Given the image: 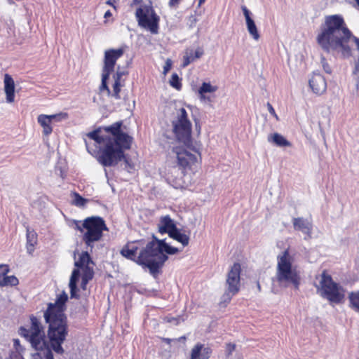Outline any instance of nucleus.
I'll list each match as a JSON object with an SVG mask.
<instances>
[{
	"instance_id": "29",
	"label": "nucleus",
	"mask_w": 359,
	"mask_h": 359,
	"mask_svg": "<svg viewBox=\"0 0 359 359\" xmlns=\"http://www.w3.org/2000/svg\"><path fill=\"white\" fill-rule=\"evenodd\" d=\"M170 84L172 87L175 88L177 90L181 89L182 83L180 82V77L176 73L172 74L171 79L170 80Z\"/></svg>"
},
{
	"instance_id": "37",
	"label": "nucleus",
	"mask_w": 359,
	"mask_h": 359,
	"mask_svg": "<svg viewBox=\"0 0 359 359\" xmlns=\"http://www.w3.org/2000/svg\"><path fill=\"white\" fill-rule=\"evenodd\" d=\"M9 272L8 266L6 264H0V276L4 278Z\"/></svg>"
},
{
	"instance_id": "14",
	"label": "nucleus",
	"mask_w": 359,
	"mask_h": 359,
	"mask_svg": "<svg viewBox=\"0 0 359 359\" xmlns=\"http://www.w3.org/2000/svg\"><path fill=\"white\" fill-rule=\"evenodd\" d=\"M109 135L107 136H100L99 130H95L92 132H90L87 134V137L90 139V140H84L86 143V147L89 153H92V151H95L93 149V147H95L96 148H99L101 145L104 144V140L107 138Z\"/></svg>"
},
{
	"instance_id": "12",
	"label": "nucleus",
	"mask_w": 359,
	"mask_h": 359,
	"mask_svg": "<svg viewBox=\"0 0 359 359\" xmlns=\"http://www.w3.org/2000/svg\"><path fill=\"white\" fill-rule=\"evenodd\" d=\"M173 150L177 156L178 165L183 170L191 169V166L196 163L197 161L196 154H191L187 149L176 147Z\"/></svg>"
},
{
	"instance_id": "28",
	"label": "nucleus",
	"mask_w": 359,
	"mask_h": 359,
	"mask_svg": "<svg viewBox=\"0 0 359 359\" xmlns=\"http://www.w3.org/2000/svg\"><path fill=\"white\" fill-rule=\"evenodd\" d=\"M110 76V74L102 72V83L100 87V90H107V93L109 95L111 93V91L107 86V81Z\"/></svg>"
},
{
	"instance_id": "1",
	"label": "nucleus",
	"mask_w": 359,
	"mask_h": 359,
	"mask_svg": "<svg viewBox=\"0 0 359 359\" xmlns=\"http://www.w3.org/2000/svg\"><path fill=\"white\" fill-rule=\"evenodd\" d=\"M67 294L62 291L57 296L54 303H49L43 313L46 323L48 324V338L46 341L44 327L40 320L34 316H30L29 328L20 327L18 333L24 337L37 351L35 359H53L52 350L56 353L62 354V344L68 334L67 318L65 314L67 302Z\"/></svg>"
},
{
	"instance_id": "50",
	"label": "nucleus",
	"mask_w": 359,
	"mask_h": 359,
	"mask_svg": "<svg viewBox=\"0 0 359 359\" xmlns=\"http://www.w3.org/2000/svg\"><path fill=\"white\" fill-rule=\"evenodd\" d=\"M90 280L86 279L85 278L81 277V286L83 290H86V285Z\"/></svg>"
},
{
	"instance_id": "26",
	"label": "nucleus",
	"mask_w": 359,
	"mask_h": 359,
	"mask_svg": "<svg viewBox=\"0 0 359 359\" xmlns=\"http://www.w3.org/2000/svg\"><path fill=\"white\" fill-rule=\"evenodd\" d=\"M27 251L29 252V253H31L34 250V246L36 243L35 234L32 232H29V231H27Z\"/></svg>"
},
{
	"instance_id": "30",
	"label": "nucleus",
	"mask_w": 359,
	"mask_h": 359,
	"mask_svg": "<svg viewBox=\"0 0 359 359\" xmlns=\"http://www.w3.org/2000/svg\"><path fill=\"white\" fill-rule=\"evenodd\" d=\"M201 344H197L191 350L190 359H201Z\"/></svg>"
},
{
	"instance_id": "13",
	"label": "nucleus",
	"mask_w": 359,
	"mask_h": 359,
	"mask_svg": "<svg viewBox=\"0 0 359 359\" xmlns=\"http://www.w3.org/2000/svg\"><path fill=\"white\" fill-rule=\"evenodd\" d=\"M123 49H109L104 51L102 72L110 74L114 72L116 61L123 55Z\"/></svg>"
},
{
	"instance_id": "53",
	"label": "nucleus",
	"mask_w": 359,
	"mask_h": 359,
	"mask_svg": "<svg viewBox=\"0 0 359 359\" xmlns=\"http://www.w3.org/2000/svg\"><path fill=\"white\" fill-rule=\"evenodd\" d=\"M190 18L192 19L191 26H193V25H194L196 22L197 20L194 16H191Z\"/></svg>"
},
{
	"instance_id": "6",
	"label": "nucleus",
	"mask_w": 359,
	"mask_h": 359,
	"mask_svg": "<svg viewBox=\"0 0 359 359\" xmlns=\"http://www.w3.org/2000/svg\"><path fill=\"white\" fill-rule=\"evenodd\" d=\"M77 229L80 232H83L84 229L86 230L82 240L88 247L93 248L94 243L101 240L103 231H107L108 228L102 217L93 216L86 218L81 226L77 225Z\"/></svg>"
},
{
	"instance_id": "48",
	"label": "nucleus",
	"mask_w": 359,
	"mask_h": 359,
	"mask_svg": "<svg viewBox=\"0 0 359 359\" xmlns=\"http://www.w3.org/2000/svg\"><path fill=\"white\" fill-rule=\"evenodd\" d=\"M181 0H169L168 5L171 8H177Z\"/></svg>"
},
{
	"instance_id": "39",
	"label": "nucleus",
	"mask_w": 359,
	"mask_h": 359,
	"mask_svg": "<svg viewBox=\"0 0 359 359\" xmlns=\"http://www.w3.org/2000/svg\"><path fill=\"white\" fill-rule=\"evenodd\" d=\"M241 9L243 12V15L245 16V21H248V20H252V18L250 17V11L247 8V7L245 6H241Z\"/></svg>"
},
{
	"instance_id": "32",
	"label": "nucleus",
	"mask_w": 359,
	"mask_h": 359,
	"mask_svg": "<svg viewBox=\"0 0 359 359\" xmlns=\"http://www.w3.org/2000/svg\"><path fill=\"white\" fill-rule=\"evenodd\" d=\"M50 120L52 121H61L66 120L68 118V114L65 112H61L56 114L48 115Z\"/></svg>"
},
{
	"instance_id": "56",
	"label": "nucleus",
	"mask_w": 359,
	"mask_h": 359,
	"mask_svg": "<svg viewBox=\"0 0 359 359\" xmlns=\"http://www.w3.org/2000/svg\"><path fill=\"white\" fill-rule=\"evenodd\" d=\"M257 289H258L259 291L261 290V286H260L259 283H257Z\"/></svg>"
},
{
	"instance_id": "55",
	"label": "nucleus",
	"mask_w": 359,
	"mask_h": 359,
	"mask_svg": "<svg viewBox=\"0 0 359 359\" xmlns=\"http://www.w3.org/2000/svg\"><path fill=\"white\" fill-rule=\"evenodd\" d=\"M205 1V0H198V6H201Z\"/></svg>"
},
{
	"instance_id": "38",
	"label": "nucleus",
	"mask_w": 359,
	"mask_h": 359,
	"mask_svg": "<svg viewBox=\"0 0 359 359\" xmlns=\"http://www.w3.org/2000/svg\"><path fill=\"white\" fill-rule=\"evenodd\" d=\"M6 359H22V356L18 351H11Z\"/></svg>"
},
{
	"instance_id": "52",
	"label": "nucleus",
	"mask_w": 359,
	"mask_h": 359,
	"mask_svg": "<svg viewBox=\"0 0 359 359\" xmlns=\"http://www.w3.org/2000/svg\"><path fill=\"white\" fill-rule=\"evenodd\" d=\"M111 15H112L111 12L109 10H108L105 12L104 18H108L111 17Z\"/></svg>"
},
{
	"instance_id": "46",
	"label": "nucleus",
	"mask_w": 359,
	"mask_h": 359,
	"mask_svg": "<svg viewBox=\"0 0 359 359\" xmlns=\"http://www.w3.org/2000/svg\"><path fill=\"white\" fill-rule=\"evenodd\" d=\"M122 161H124L126 169L129 170L130 169L133 168V165L130 163L128 158H127V156L125 154H124V158L122 159Z\"/></svg>"
},
{
	"instance_id": "43",
	"label": "nucleus",
	"mask_w": 359,
	"mask_h": 359,
	"mask_svg": "<svg viewBox=\"0 0 359 359\" xmlns=\"http://www.w3.org/2000/svg\"><path fill=\"white\" fill-rule=\"evenodd\" d=\"M236 346L233 344H227L226 346V355L229 356L230 355L232 352L235 350Z\"/></svg>"
},
{
	"instance_id": "47",
	"label": "nucleus",
	"mask_w": 359,
	"mask_h": 359,
	"mask_svg": "<svg viewBox=\"0 0 359 359\" xmlns=\"http://www.w3.org/2000/svg\"><path fill=\"white\" fill-rule=\"evenodd\" d=\"M267 108H268V110L269 111V113L276 118V120H278V115L276 114L273 107H272V105L268 102L267 103Z\"/></svg>"
},
{
	"instance_id": "44",
	"label": "nucleus",
	"mask_w": 359,
	"mask_h": 359,
	"mask_svg": "<svg viewBox=\"0 0 359 359\" xmlns=\"http://www.w3.org/2000/svg\"><path fill=\"white\" fill-rule=\"evenodd\" d=\"M321 62L323 64V69L325 70V72L328 73V74H330L331 72H332L331 71V68L329 66V65L327 63L326 60H325V57L322 58Z\"/></svg>"
},
{
	"instance_id": "40",
	"label": "nucleus",
	"mask_w": 359,
	"mask_h": 359,
	"mask_svg": "<svg viewBox=\"0 0 359 359\" xmlns=\"http://www.w3.org/2000/svg\"><path fill=\"white\" fill-rule=\"evenodd\" d=\"M241 9L243 12V15L245 16V21H248V20H252V18L250 17V11L247 8V7L245 6H241Z\"/></svg>"
},
{
	"instance_id": "54",
	"label": "nucleus",
	"mask_w": 359,
	"mask_h": 359,
	"mask_svg": "<svg viewBox=\"0 0 359 359\" xmlns=\"http://www.w3.org/2000/svg\"><path fill=\"white\" fill-rule=\"evenodd\" d=\"M202 101H207V102H211V100L209 97H206L205 95V100H201Z\"/></svg>"
},
{
	"instance_id": "21",
	"label": "nucleus",
	"mask_w": 359,
	"mask_h": 359,
	"mask_svg": "<svg viewBox=\"0 0 359 359\" xmlns=\"http://www.w3.org/2000/svg\"><path fill=\"white\" fill-rule=\"evenodd\" d=\"M348 299L349 307L354 312L359 313V290L349 292Z\"/></svg>"
},
{
	"instance_id": "31",
	"label": "nucleus",
	"mask_w": 359,
	"mask_h": 359,
	"mask_svg": "<svg viewBox=\"0 0 359 359\" xmlns=\"http://www.w3.org/2000/svg\"><path fill=\"white\" fill-rule=\"evenodd\" d=\"M82 270V278H85L88 280H92L94 276V271L93 267L90 266L81 269Z\"/></svg>"
},
{
	"instance_id": "42",
	"label": "nucleus",
	"mask_w": 359,
	"mask_h": 359,
	"mask_svg": "<svg viewBox=\"0 0 359 359\" xmlns=\"http://www.w3.org/2000/svg\"><path fill=\"white\" fill-rule=\"evenodd\" d=\"M204 53V51L202 48L198 47L194 52V54L193 53V56L194 60L200 58Z\"/></svg>"
},
{
	"instance_id": "11",
	"label": "nucleus",
	"mask_w": 359,
	"mask_h": 359,
	"mask_svg": "<svg viewBox=\"0 0 359 359\" xmlns=\"http://www.w3.org/2000/svg\"><path fill=\"white\" fill-rule=\"evenodd\" d=\"M90 264H93V262L89 255L88 252H83L77 261L75 262L74 265L77 269L73 270L70 280L69 286L70 288V296L71 298H79V294H77V281L80 276V271L79 269H83L84 267L88 266Z\"/></svg>"
},
{
	"instance_id": "25",
	"label": "nucleus",
	"mask_w": 359,
	"mask_h": 359,
	"mask_svg": "<svg viewBox=\"0 0 359 359\" xmlns=\"http://www.w3.org/2000/svg\"><path fill=\"white\" fill-rule=\"evenodd\" d=\"M124 85L125 81L114 80V83L113 84V93L111 95L116 100H119L121 98L119 93L121 92V87L124 86Z\"/></svg>"
},
{
	"instance_id": "23",
	"label": "nucleus",
	"mask_w": 359,
	"mask_h": 359,
	"mask_svg": "<svg viewBox=\"0 0 359 359\" xmlns=\"http://www.w3.org/2000/svg\"><path fill=\"white\" fill-rule=\"evenodd\" d=\"M217 87L212 86L210 83L203 82L198 89L200 100H205V94L207 93H215L217 91Z\"/></svg>"
},
{
	"instance_id": "35",
	"label": "nucleus",
	"mask_w": 359,
	"mask_h": 359,
	"mask_svg": "<svg viewBox=\"0 0 359 359\" xmlns=\"http://www.w3.org/2000/svg\"><path fill=\"white\" fill-rule=\"evenodd\" d=\"M359 63H355L354 69L353 71V75L354 76V79L356 82V88H358L359 87Z\"/></svg>"
},
{
	"instance_id": "5",
	"label": "nucleus",
	"mask_w": 359,
	"mask_h": 359,
	"mask_svg": "<svg viewBox=\"0 0 359 359\" xmlns=\"http://www.w3.org/2000/svg\"><path fill=\"white\" fill-rule=\"evenodd\" d=\"M152 264L151 265V275L156 278L161 272V268L168 260L167 255H175L180 252L177 248L172 247L165 243V240H159L154 236L150 241Z\"/></svg>"
},
{
	"instance_id": "22",
	"label": "nucleus",
	"mask_w": 359,
	"mask_h": 359,
	"mask_svg": "<svg viewBox=\"0 0 359 359\" xmlns=\"http://www.w3.org/2000/svg\"><path fill=\"white\" fill-rule=\"evenodd\" d=\"M169 236L173 238L174 240L178 241L179 243H182L184 247L188 245L189 244V236L184 233H182L180 229L177 228L173 232H170Z\"/></svg>"
},
{
	"instance_id": "10",
	"label": "nucleus",
	"mask_w": 359,
	"mask_h": 359,
	"mask_svg": "<svg viewBox=\"0 0 359 359\" xmlns=\"http://www.w3.org/2000/svg\"><path fill=\"white\" fill-rule=\"evenodd\" d=\"M135 17L139 26L149 30L152 34L158 33L160 18L151 7L138 8L135 12Z\"/></svg>"
},
{
	"instance_id": "57",
	"label": "nucleus",
	"mask_w": 359,
	"mask_h": 359,
	"mask_svg": "<svg viewBox=\"0 0 359 359\" xmlns=\"http://www.w3.org/2000/svg\"><path fill=\"white\" fill-rule=\"evenodd\" d=\"M135 4H139L141 0H133Z\"/></svg>"
},
{
	"instance_id": "8",
	"label": "nucleus",
	"mask_w": 359,
	"mask_h": 359,
	"mask_svg": "<svg viewBox=\"0 0 359 359\" xmlns=\"http://www.w3.org/2000/svg\"><path fill=\"white\" fill-rule=\"evenodd\" d=\"M319 284L316 285L320 295L332 303L339 304L344 295L340 292L339 285L335 283L330 275L323 271L320 276Z\"/></svg>"
},
{
	"instance_id": "49",
	"label": "nucleus",
	"mask_w": 359,
	"mask_h": 359,
	"mask_svg": "<svg viewBox=\"0 0 359 359\" xmlns=\"http://www.w3.org/2000/svg\"><path fill=\"white\" fill-rule=\"evenodd\" d=\"M185 340H186L185 337H180L178 339H168V338L163 339V341L167 342L168 344H170L172 341H185Z\"/></svg>"
},
{
	"instance_id": "4",
	"label": "nucleus",
	"mask_w": 359,
	"mask_h": 359,
	"mask_svg": "<svg viewBox=\"0 0 359 359\" xmlns=\"http://www.w3.org/2000/svg\"><path fill=\"white\" fill-rule=\"evenodd\" d=\"M120 254L137 264L147 268L151 273L152 258L150 242L144 246L142 241L128 242L121 250Z\"/></svg>"
},
{
	"instance_id": "15",
	"label": "nucleus",
	"mask_w": 359,
	"mask_h": 359,
	"mask_svg": "<svg viewBox=\"0 0 359 359\" xmlns=\"http://www.w3.org/2000/svg\"><path fill=\"white\" fill-rule=\"evenodd\" d=\"M292 224L294 230L302 231L308 238H311L313 229L311 222L304 217H294L292 219Z\"/></svg>"
},
{
	"instance_id": "27",
	"label": "nucleus",
	"mask_w": 359,
	"mask_h": 359,
	"mask_svg": "<svg viewBox=\"0 0 359 359\" xmlns=\"http://www.w3.org/2000/svg\"><path fill=\"white\" fill-rule=\"evenodd\" d=\"M194 58L193 56V50H187L185 52V54L183 57V63L182 67H185L188 66L191 62L194 61Z\"/></svg>"
},
{
	"instance_id": "19",
	"label": "nucleus",
	"mask_w": 359,
	"mask_h": 359,
	"mask_svg": "<svg viewBox=\"0 0 359 359\" xmlns=\"http://www.w3.org/2000/svg\"><path fill=\"white\" fill-rule=\"evenodd\" d=\"M268 141L272 142L278 147H290V142L287 141L282 135L279 133H273L268 136Z\"/></svg>"
},
{
	"instance_id": "41",
	"label": "nucleus",
	"mask_w": 359,
	"mask_h": 359,
	"mask_svg": "<svg viewBox=\"0 0 359 359\" xmlns=\"http://www.w3.org/2000/svg\"><path fill=\"white\" fill-rule=\"evenodd\" d=\"M13 346L15 348L14 351H18L20 353L22 351V347L21 346L20 344V340L16 339H13Z\"/></svg>"
},
{
	"instance_id": "51",
	"label": "nucleus",
	"mask_w": 359,
	"mask_h": 359,
	"mask_svg": "<svg viewBox=\"0 0 359 359\" xmlns=\"http://www.w3.org/2000/svg\"><path fill=\"white\" fill-rule=\"evenodd\" d=\"M116 0H107L106 4L107 5L112 6L114 9H116V6L114 5V3H116Z\"/></svg>"
},
{
	"instance_id": "2",
	"label": "nucleus",
	"mask_w": 359,
	"mask_h": 359,
	"mask_svg": "<svg viewBox=\"0 0 359 359\" xmlns=\"http://www.w3.org/2000/svg\"><path fill=\"white\" fill-rule=\"evenodd\" d=\"M122 123L117 121L104 128L111 136L104 140L96 154L97 161L104 167L116 165L124 158V151L131 148L133 138L121 130Z\"/></svg>"
},
{
	"instance_id": "24",
	"label": "nucleus",
	"mask_w": 359,
	"mask_h": 359,
	"mask_svg": "<svg viewBox=\"0 0 359 359\" xmlns=\"http://www.w3.org/2000/svg\"><path fill=\"white\" fill-rule=\"evenodd\" d=\"M247 29L250 36L256 41H258L260 36L258 32L257 26L253 20L246 21Z\"/></svg>"
},
{
	"instance_id": "58",
	"label": "nucleus",
	"mask_w": 359,
	"mask_h": 359,
	"mask_svg": "<svg viewBox=\"0 0 359 359\" xmlns=\"http://www.w3.org/2000/svg\"><path fill=\"white\" fill-rule=\"evenodd\" d=\"M0 359H1V358H0Z\"/></svg>"
},
{
	"instance_id": "36",
	"label": "nucleus",
	"mask_w": 359,
	"mask_h": 359,
	"mask_svg": "<svg viewBox=\"0 0 359 359\" xmlns=\"http://www.w3.org/2000/svg\"><path fill=\"white\" fill-rule=\"evenodd\" d=\"M126 74V72L120 70V67H118L116 74L113 76L114 80L125 81L123 76Z\"/></svg>"
},
{
	"instance_id": "34",
	"label": "nucleus",
	"mask_w": 359,
	"mask_h": 359,
	"mask_svg": "<svg viewBox=\"0 0 359 359\" xmlns=\"http://www.w3.org/2000/svg\"><path fill=\"white\" fill-rule=\"evenodd\" d=\"M212 353V350L209 347H205L202 344L201 353V359H208Z\"/></svg>"
},
{
	"instance_id": "33",
	"label": "nucleus",
	"mask_w": 359,
	"mask_h": 359,
	"mask_svg": "<svg viewBox=\"0 0 359 359\" xmlns=\"http://www.w3.org/2000/svg\"><path fill=\"white\" fill-rule=\"evenodd\" d=\"M86 203V199L83 198L82 196H81L77 193L74 194V204L75 205L81 207V206L85 205Z\"/></svg>"
},
{
	"instance_id": "3",
	"label": "nucleus",
	"mask_w": 359,
	"mask_h": 359,
	"mask_svg": "<svg viewBox=\"0 0 359 359\" xmlns=\"http://www.w3.org/2000/svg\"><path fill=\"white\" fill-rule=\"evenodd\" d=\"M277 269L276 277L280 285L288 287L292 285L299 289L301 276L296 267L292 266V258L288 250H285L277 257Z\"/></svg>"
},
{
	"instance_id": "16",
	"label": "nucleus",
	"mask_w": 359,
	"mask_h": 359,
	"mask_svg": "<svg viewBox=\"0 0 359 359\" xmlns=\"http://www.w3.org/2000/svg\"><path fill=\"white\" fill-rule=\"evenodd\" d=\"M309 86L316 95H321L325 92L327 83L325 79L320 74L314 73L309 80Z\"/></svg>"
},
{
	"instance_id": "7",
	"label": "nucleus",
	"mask_w": 359,
	"mask_h": 359,
	"mask_svg": "<svg viewBox=\"0 0 359 359\" xmlns=\"http://www.w3.org/2000/svg\"><path fill=\"white\" fill-rule=\"evenodd\" d=\"M173 133L177 140L183 143L187 149L191 144V123L188 119V115L184 108H180L175 118L172 122Z\"/></svg>"
},
{
	"instance_id": "20",
	"label": "nucleus",
	"mask_w": 359,
	"mask_h": 359,
	"mask_svg": "<svg viewBox=\"0 0 359 359\" xmlns=\"http://www.w3.org/2000/svg\"><path fill=\"white\" fill-rule=\"evenodd\" d=\"M38 122L43 128V133L45 135H49L52 131V127L50 126L51 121L49 118L48 115L41 114L38 116Z\"/></svg>"
},
{
	"instance_id": "45",
	"label": "nucleus",
	"mask_w": 359,
	"mask_h": 359,
	"mask_svg": "<svg viewBox=\"0 0 359 359\" xmlns=\"http://www.w3.org/2000/svg\"><path fill=\"white\" fill-rule=\"evenodd\" d=\"M172 66V62L170 59H168L165 62V64L163 67V74H166L170 69Z\"/></svg>"
},
{
	"instance_id": "9",
	"label": "nucleus",
	"mask_w": 359,
	"mask_h": 359,
	"mask_svg": "<svg viewBox=\"0 0 359 359\" xmlns=\"http://www.w3.org/2000/svg\"><path fill=\"white\" fill-rule=\"evenodd\" d=\"M241 266L239 263H234L227 273L226 290L222 297V302L229 303L232 297L240 290Z\"/></svg>"
},
{
	"instance_id": "17",
	"label": "nucleus",
	"mask_w": 359,
	"mask_h": 359,
	"mask_svg": "<svg viewBox=\"0 0 359 359\" xmlns=\"http://www.w3.org/2000/svg\"><path fill=\"white\" fill-rule=\"evenodd\" d=\"M4 83L6 102L8 103L13 102L15 100V83L12 76L6 74Z\"/></svg>"
},
{
	"instance_id": "18",
	"label": "nucleus",
	"mask_w": 359,
	"mask_h": 359,
	"mask_svg": "<svg viewBox=\"0 0 359 359\" xmlns=\"http://www.w3.org/2000/svg\"><path fill=\"white\" fill-rule=\"evenodd\" d=\"M177 229L174 221L169 215L162 217L158 224V231L161 234L168 233L170 236V232H173Z\"/></svg>"
}]
</instances>
